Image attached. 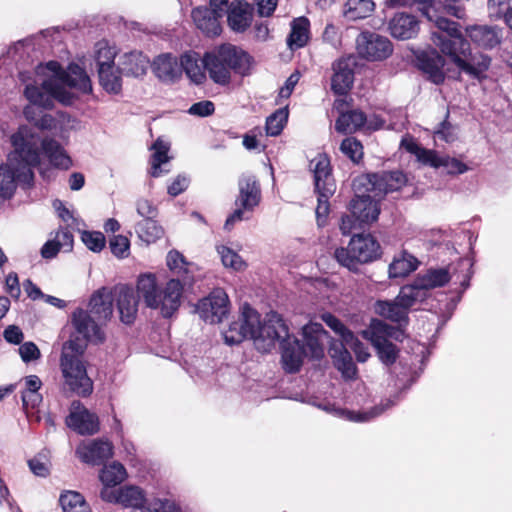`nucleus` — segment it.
Here are the masks:
<instances>
[{
  "mask_svg": "<svg viewBox=\"0 0 512 512\" xmlns=\"http://www.w3.org/2000/svg\"><path fill=\"white\" fill-rule=\"evenodd\" d=\"M40 86L28 84L24 89V96L30 102L23 114L26 120L34 123L42 115V109H52L54 102L58 101L65 106L73 104L76 96L67 90L75 88L83 93L92 90L91 81L86 72L77 64H70L65 71L57 61H49L45 66H38V74H46Z\"/></svg>",
  "mask_w": 512,
  "mask_h": 512,
  "instance_id": "nucleus-1",
  "label": "nucleus"
},
{
  "mask_svg": "<svg viewBox=\"0 0 512 512\" xmlns=\"http://www.w3.org/2000/svg\"><path fill=\"white\" fill-rule=\"evenodd\" d=\"M40 134L34 127L22 125L11 135L13 151L8 163L0 165V197L10 199L17 182L26 188L34 183L33 169L39 165Z\"/></svg>",
  "mask_w": 512,
  "mask_h": 512,
  "instance_id": "nucleus-2",
  "label": "nucleus"
},
{
  "mask_svg": "<svg viewBox=\"0 0 512 512\" xmlns=\"http://www.w3.org/2000/svg\"><path fill=\"white\" fill-rule=\"evenodd\" d=\"M166 261L169 269L179 277L170 279L164 289H159L155 275H141L138 278V292L147 307L159 309L163 317L169 318L179 309L184 287L192 285L193 277L189 275L190 264L180 252L171 250Z\"/></svg>",
  "mask_w": 512,
  "mask_h": 512,
  "instance_id": "nucleus-3",
  "label": "nucleus"
},
{
  "mask_svg": "<svg viewBox=\"0 0 512 512\" xmlns=\"http://www.w3.org/2000/svg\"><path fill=\"white\" fill-rule=\"evenodd\" d=\"M435 25L438 31L431 33L433 44L449 56L461 72L479 79L488 70L491 58L482 53H470V43L463 37L457 22L437 17Z\"/></svg>",
  "mask_w": 512,
  "mask_h": 512,
  "instance_id": "nucleus-4",
  "label": "nucleus"
},
{
  "mask_svg": "<svg viewBox=\"0 0 512 512\" xmlns=\"http://www.w3.org/2000/svg\"><path fill=\"white\" fill-rule=\"evenodd\" d=\"M280 324V314L270 312L263 323L260 321V314L249 304L245 303L236 321L229 324L223 332L224 341L228 345H236L250 338L254 340L256 348L261 352L271 350L272 336H279L277 333H284Z\"/></svg>",
  "mask_w": 512,
  "mask_h": 512,
  "instance_id": "nucleus-5",
  "label": "nucleus"
},
{
  "mask_svg": "<svg viewBox=\"0 0 512 512\" xmlns=\"http://www.w3.org/2000/svg\"><path fill=\"white\" fill-rule=\"evenodd\" d=\"M202 62L215 83L227 85L231 71L242 76L250 73L252 57L234 45L223 44L213 52L206 53Z\"/></svg>",
  "mask_w": 512,
  "mask_h": 512,
  "instance_id": "nucleus-6",
  "label": "nucleus"
},
{
  "mask_svg": "<svg viewBox=\"0 0 512 512\" xmlns=\"http://www.w3.org/2000/svg\"><path fill=\"white\" fill-rule=\"evenodd\" d=\"M85 349L84 342L68 340L63 344L60 359L64 389L81 397L89 396L93 391V382L81 361Z\"/></svg>",
  "mask_w": 512,
  "mask_h": 512,
  "instance_id": "nucleus-7",
  "label": "nucleus"
},
{
  "mask_svg": "<svg viewBox=\"0 0 512 512\" xmlns=\"http://www.w3.org/2000/svg\"><path fill=\"white\" fill-rule=\"evenodd\" d=\"M381 254V246L371 234H355L347 247L335 250L334 257L341 266L357 272L360 265L375 261Z\"/></svg>",
  "mask_w": 512,
  "mask_h": 512,
  "instance_id": "nucleus-8",
  "label": "nucleus"
},
{
  "mask_svg": "<svg viewBox=\"0 0 512 512\" xmlns=\"http://www.w3.org/2000/svg\"><path fill=\"white\" fill-rule=\"evenodd\" d=\"M239 194L235 199L236 209L226 219L224 228L230 230L239 221L248 219L246 213L252 212L261 201V188L254 175L243 174L238 180Z\"/></svg>",
  "mask_w": 512,
  "mask_h": 512,
  "instance_id": "nucleus-9",
  "label": "nucleus"
},
{
  "mask_svg": "<svg viewBox=\"0 0 512 512\" xmlns=\"http://www.w3.org/2000/svg\"><path fill=\"white\" fill-rule=\"evenodd\" d=\"M406 182V177L401 171H382L366 174L354 180L355 191L368 192L379 201L387 193L399 190Z\"/></svg>",
  "mask_w": 512,
  "mask_h": 512,
  "instance_id": "nucleus-10",
  "label": "nucleus"
},
{
  "mask_svg": "<svg viewBox=\"0 0 512 512\" xmlns=\"http://www.w3.org/2000/svg\"><path fill=\"white\" fill-rule=\"evenodd\" d=\"M417 302L419 301L414 296L413 290L404 285L393 300H377L374 311L384 319L407 327L410 322L409 311Z\"/></svg>",
  "mask_w": 512,
  "mask_h": 512,
  "instance_id": "nucleus-11",
  "label": "nucleus"
},
{
  "mask_svg": "<svg viewBox=\"0 0 512 512\" xmlns=\"http://www.w3.org/2000/svg\"><path fill=\"white\" fill-rule=\"evenodd\" d=\"M280 324L283 326L285 332L281 334L278 333L279 336L271 337V348L275 346L276 342H279L281 348V359L285 371L288 373H296L300 370L303 359L306 357L305 351L300 341L289 333L288 326L281 316Z\"/></svg>",
  "mask_w": 512,
  "mask_h": 512,
  "instance_id": "nucleus-12",
  "label": "nucleus"
},
{
  "mask_svg": "<svg viewBox=\"0 0 512 512\" xmlns=\"http://www.w3.org/2000/svg\"><path fill=\"white\" fill-rule=\"evenodd\" d=\"M356 51L360 58L367 61H382L393 53V44L386 36L363 31L356 38Z\"/></svg>",
  "mask_w": 512,
  "mask_h": 512,
  "instance_id": "nucleus-13",
  "label": "nucleus"
},
{
  "mask_svg": "<svg viewBox=\"0 0 512 512\" xmlns=\"http://www.w3.org/2000/svg\"><path fill=\"white\" fill-rule=\"evenodd\" d=\"M71 323L77 333L75 341L84 342L87 345L88 341L102 343L105 340V334L101 329L103 324L94 319L88 311L77 308L72 313Z\"/></svg>",
  "mask_w": 512,
  "mask_h": 512,
  "instance_id": "nucleus-14",
  "label": "nucleus"
},
{
  "mask_svg": "<svg viewBox=\"0 0 512 512\" xmlns=\"http://www.w3.org/2000/svg\"><path fill=\"white\" fill-rule=\"evenodd\" d=\"M199 316L211 324L220 323L229 312V299L226 292L217 288L197 305Z\"/></svg>",
  "mask_w": 512,
  "mask_h": 512,
  "instance_id": "nucleus-15",
  "label": "nucleus"
},
{
  "mask_svg": "<svg viewBox=\"0 0 512 512\" xmlns=\"http://www.w3.org/2000/svg\"><path fill=\"white\" fill-rule=\"evenodd\" d=\"M450 279L447 268H431L425 273L418 274L414 281L406 286L411 288L416 299L422 302L426 299L428 290L443 287Z\"/></svg>",
  "mask_w": 512,
  "mask_h": 512,
  "instance_id": "nucleus-16",
  "label": "nucleus"
},
{
  "mask_svg": "<svg viewBox=\"0 0 512 512\" xmlns=\"http://www.w3.org/2000/svg\"><path fill=\"white\" fill-rule=\"evenodd\" d=\"M66 424L81 435H93L99 431L97 415L87 410L80 401L72 402Z\"/></svg>",
  "mask_w": 512,
  "mask_h": 512,
  "instance_id": "nucleus-17",
  "label": "nucleus"
},
{
  "mask_svg": "<svg viewBox=\"0 0 512 512\" xmlns=\"http://www.w3.org/2000/svg\"><path fill=\"white\" fill-rule=\"evenodd\" d=\"M355 66L356 58L354 56L341 58L333 64L334 74L331 78V89L336 95H345L352 88Z\"/></svg>",
  "mask_w": 512,
  "mask_h": 512,
  "instance_id": "nucleus-18",
  "label": "nucleus"
},
{
  "mask_svg": "<svg viewBox=\"0 0 512 512\" xmlns=\"http://www.w3.org/2000/svg\"><path fill=\"white\" fill-rule=\"evenodd\" d=\"M309 167L313 172L315 191H326L329 194H334L336 184L332 176L330 160L327 155L318 154L310 161Z\"/></svg>",
  "mask_w": 512,
  "mask_h": 512,
  "instance_id": "nucleus-19",
  "label": "nucleus"
},
{
  "mask_svg": "<svg viewBox=\"0 0 512 512\" xmlns=\"http://www.w3.org/2000/svg\"><path fill=\"white\" fill-rule=\"evenodd\" d=\"M350 211L359 223H370L377 220L380 213L378 201L368 192L355 191V197L350 202Z\"/></svg>",
  "mask_w": 512,
  "mask_h": 512,
  "instance_id": "nucleus-20",
  "label": "nucleus"
},
{
  "mask_svg": "<svg viewBox=\"0 0 512 512\" xmlns=\"http://www.w3.org/2000/svg\"><path fill=\"white\" fill-rule=\"evenodd\" d=\"M139 298L143 299L138 291L136 295L133 288L127 285H121L116 288L117 308L120 314V320L124 324L130 325L135 321Z\"/></svg>",
  "mask_w": 512,
  "mask_h": 512,
  "instance_id": "nucleus-21",
  "label": "nucleus"
},
{
  "mask_svg": "<svg viewBox=\"0 0 512 512\" xmlns=\"http://www.w3.org/2000/svg\"><path fill=\"white\" fill-rule=\"evenodd\" d=\"M444 65L445 60L443 56L435 49L423 51L417 55L418 68L436 85L443 83L445 80Z\"/></svg>",
  "mask_w": 512,
  "mask_h": 512,
  "instance_id": "nucleus-22",
  "label": "nucleus"
},
{
  "mask_svg": "<svg viewBox=\"0 0 512 512\" xmlns=\"http://www.w3.org/2000/svg\"><path fill=\"white\" fill-rule=\"evenodd\" d=\"M76 454L85 463L101 465L113 455V446L109 441L93 440L77 447Z\"/></svg>",
  "mask_w": 512,
  "mask_h": 512,
  "instance_id": "nucleus-23",
  "label": "nucleus"
},
{
  "mask_svg": "<svg viewBox=\"0 0 512 512\" xmlns=\"http://www.w3.org/2000/svg\"><path fill=\"white\" fill-rule=\"evenodd\" d=\"M113 301L110 291L102 287L92 294L87 311L94 319L105 325L113 315Z\"/></svg>",
  "mask_w": 512,
  "mask_h": 512,
  "instance_id": "nucleus-24",
  "label": "nucleus"
},
{
  "mask_svg": "<svg viewBox=\"0 0 512 512\" xmlns=\"http://www.w3.org/2000/svg\"><path fill=\"white\" fill-rule=\"evenodd\" d=\"M388 30L395 39H412L419 32V21L414 15L404 12L396 13L388 23Z\"/></svg>",
  "mask_w": 512,
  "mask_h": 512,
  "instance_id": "nucleus-25",
  "label": "nucleus"
},
{
  "mask_svg": "<svg viewBox=\"0 0 512 512\" xmlns=\"http://www.w3.org/2000/svg\"><path fill=\"white\" fill-rule=\"evenodd\" d=\"M466 32L470 40L483 49L495 48L503 38L502 29L498 26L473 25L467 27Z\"/></svg>",
  "mask_w": 512,
  "mask_h": 512,
  "instance_id": "nucleus-26",
  "label": "nucleus"
},
{
  "mask_svg": "<svg viewBox=\"0 0 512 512\" xmlns=\"http://www.w3.org/2000/svg\"><path fill=\"white\" fill-rule=\"evenodd\" d=\"M228 26L238 33L247 30L253 19V7L244 0H233L226 13Z\"/></svg>",
  "mask_w": 512,
  "mask_h": 512,
  "instance_id": "nucleus-27",
  "label": "nucleus"
},
{
  "mask_svg": "<svg viewBox=\"0 0 512 512\" xmlns=\"http://www.w3.org/2000/svg\"><path fill=\"white\" fill-rule=\"evenodd\" d=\"M329 354L333 359L335 367L345 379H354L356 377L357 367L343 342H333L329 348Z\"/></svg>",
  "mask_w": 512,
  "mask_h": 512,
  "instance_id": "nucleus-28",
  "label": "nucleus"
},
{
  "mask_svg": "<svg viewBox=\"0 0 512 512\" xmlns=\"http://www.w3.org/2000/svg\"><path fill=\"white\" fill-rule=\"evenodd\" d=\"M192 19L204 34L207 36H218L221 31V19L206 6H199L192 10Z\"/></svg>",
  "mask_w": 512,
  "mask_h": 512,
  "instance_id": "nucleus-29",
  "label": "nucleus"
},
{
  "mask_svg": "<svg viewBox=\"0 0 512 512\" xmlns=\"http://www.w3.org/2000/svg\"><path fill=\"white\" fill-rule=\"evenodd\" d=\"M149 59L142 52L125 53L119 60L120 72L126 76L139 77L146 73Z\"/></svg>",
  "mask_w": 512,
  "mask_h": 512,
  "instance_id": "nucleus-30",
  "label": "nucleus"
},
{
  "mask_svg": "<svg viewBox=\"0 0 512 512\" xmlns=\"http://www.w3.org/2000/svg\"><path fill=\"white\" fill-rule=\"evenodd\" d=\"M153 72L163 81H174L181 75V67L176 57L162 54L155 58L152 64Z\"/></svg>",
  "mask_w": 512,
  "mask_h": 512,
  "instance_id": "nucleus-31",
  "label": "nucleus"
},
{
  "mask_svg": "<svg viewBox=\"0 0 512 512\" xmlns=\"http://www.w3.org/2000/svg\"><path fill=\"white\" fill-rule=\"evenodd\" d=\"M42 148L50 163L60 169H68L71 159L59 142L51 138H40L39 149Z\"/></svg>",
  "mask_w": 512,
  "mask_h": 512,
  "instance_id": "nucleus-32",
  "label": "nucleus"
},
{
  "mask_svg": "<svg viewBox=\"0 0 512 512\" xmlns=\"http://www.w3.org/2000/svg\"><path fill=\"white\" fill-rule=\"evenodd\" d=\"M405 329L406 327L400 325L395 327L387 324L383 320L373 319L366 334H369L371 338L387 339L389 341L390 339H394L402 342L407 336Z\"/></svg>",
  "mask_w": 512,
  "mask_h": 512,
  "instance_id": "nucleus-33",
  "label": "nucleus"
},
{
  "mask_svg": "<svg viewBox=\"0 0 512 512\" xmlns=\"http://www.w3.org/2000/svg\"><path fill=\"white\" fill-rule=\"evenodd\" d=\"M420 262L419 260L408 253L407 251H402L399 256L394 257L392 263L389 265V277L390 278H403L414 272Z\"/></svg>",
  "mask_w": 512,
  "mask_h": 512,
  "instance_id": "nucleus-34",
  "label": "nucleus"
},
{
  "mask_svg": "<svg viewBox=\"0 0 512 512\" xmlns=\"http://www.w3.org/2000/svg\"><path fill=\"white\" fill-rule=\"evenodd\" d=\"M366 115L358 109L341 113L335 122V129L342 134L353 133L366 123Z\"/></svg>",
  "mask_w": 512,
  "mask_h": 512,
  "instance_id": "nucleus-35",
  "label": "nucleus"
},
{
  "mask_svg": "<svg viewBox=\"0 0 512 512\" xmlns=\"http://www.w3.org/2000/svg\"><path fill=\"white\" fill-rule=\"evenodd\" d=\"M315 329L313 330L316 334L310 335L308 333V328L304 329V344H301L304 351L305 356L313 359H320L324 355V349L320 340V337L325 334L322 326L320 324L314 325Z\"/></svg>",
  "mask_w": 512,
  "mask_h": 512,
  "instance_id": "nucleus-36",
  "label": "nucleus"
},
{
  "mask_svg": "<svg viewBox=\"0 0 512 512\" xmlns=\"http://www.w3.org/2000/svg\"><path fill=\"white\" fill-rule=\"evenodd\" d=\"M309 20L306 17L294 19L291 24V32L288 36L287 43L291 49L301 48L308 41Z\"/></svg>",
  "mask_w": 512,
  "mask_h": 512,
  "instance_id": "nucleus-37",
  "label": "nucleus"
},
{
  "mask_svg": "<svg viewBox=\"0 0 512 512\" xmlns=\"http://www.w3.org/2000/svg\"><path fill=\"white\" fill-rule=\"evenodd\" d=\"M369 339L376 350L377 356L384 365L391 366L396 362L399 349L395 344L387 339L371 337H369Z\"/></svg>",
  "mask_w": 512,
  "mask_h": 512,
  "instance_id": "nucleus-38",
  "label": "nucleus"
},
{
  "mask_svg": "<svg viewBox=\"0 0 512 512\" xmlns=\"http://www.w3.org/2000/svg\"><path fill=\"white\" fill-rule=\"evenodd\" d=\"M372 0H347L344 6V15L349 20L364 19L374 11Z\"/></svg>",
  "mask_w": 512,
  "mask_h": 512,
  "instance_id": "nucleus-39",
  "label": "nucleus"
},
{
  "mask_svg": "<svg viewBox=\"0 0 512 512\" xmlns=\"http://www.w3.org/2000/svg\"><path fill=\"white\" fill-rule=\"evenodd\" d=\"M181 72L184 71L186 75L195 84H202L206 79L205 73L202 70L201 65L198 63L196 54H184L180 59Z\"/></svg>",
  "mask_w": 512,
  "mask_h": 512,
  "instance_id": "nucleus-40",
  "label": "nucleus"
},
{
  "mask_svg": "<svg viewBox=\"0 0 512 512\" xmlns=\"http://www.w3.org/2000/svg\"><path fill=\"white\" fill-rule=\"evenodd\" d=\"M63 512H91L84 497L76 491H66L59 497Z\"/></svg>",
  "mask_w": 512,
  "mask_h": 512,
  "instance_id": "nucleus-41",
  "label": "nucleus"
},
{
  "mask_svg": "<svg viewBox=\"0 0 512 512\" xmlns=\"http://www.w3.org/2000/svg\"><path fill=\"white\" fill-rule=\"evenodd\" d=\"M135 229L140 240L147 245L154 243L164 233L162 227L157 224L155 219H143L137 223Z\"/></svg>",
  "mask_w": 512,
  "mask_h": 512,
  "instance_id": "nucleus-42",
  "label": "nucleus"
},
{
  "mask_svg": "<svg viewBox=\"0 0 512 512\" xmlns=\"http://www.w3.org/2000/svg\"><path fill=\"white\" fill-rule=\"evenodd\" d=\"M154 152L151 155V176L159 177L163 170L161 169V165L168 162V150L169 147L167 144L161 140H156L151 148Z\"/></svg>",
  "mask_w": 512,
  "mask_h": 512,
  "instance_id": "nucleus-43",
  "label": "nucleus"
},
{
  "mask_svg": "<svg viewBox=\"0 0 512 512\" xmlns=\"http://www.w3.org/2000/svg\"><path fill=\"white\" fill-rule=\"evenodd\" d=\"M126 478L125 467L119 462L105 466L100 472V480L105 486H116Z\"/></svg>",
  "mask_w": 512,
  "mask_h": 512,
  "instance_id": "nucleus-44",
  "label": "nucleus"
},
{
  "mask_svg": "<svg viewBox=\"0 0 512 512\" xmlns=\"http://www.w3.org/2000/svg\"><path fill=\"white\" fill-rule=\"evenodd\" d=\"M145 502L143 491L137 486H124L118 489V503L125 507L139 506Z\"/></svg>",
  "mask_w": 512,
  "mask_h": 512,
  "instance_id": "nucleus-45",
  "label": "nucleus"
},
{
  "mask_svg": "<svg viewBox=\"0 0 512 512\" xmlns=\"http://www.w3.org/2000/svg\"><path fill=\"white\" fill-rule=\"evenodd\" d=\"M115 51L107 45L100 46L95 55V61L98 68V75L102 81H106L107 74L105 69L114 66Z\"/></svg>",
  "mask_w": 512,
  "mask_h": 512,
  "instance_id": "nucleus-46",
  "label": "nucleus"
},
{
  "mask_svg": "<svg viewBox=\"0 0 512 512\" xmlns=\"http://www.w3.org/2000/svg\"><path fill=\"white\" fill-rule=\"evenodd\" d=\"M288 119L287 108H279L266 120V132L270 136L279 135Z\"/></svg>",
  "mask_w": 512,
  "mask_h": 512,
  "instance_id": "nucleus-47",
  "label": "nucleus"
},
{
  "mask_svg": "<svg viewBox=\"0 0 512 512\" xmlns=\"http://www.w3.org/2000/svg\"><path fill=\"white\" fill-rule=\"evenodd\" d=\"M340 150L354 163H359L363 157V146L355 138H345L340 145Z\"/></svg>",
  "mask_w": 512,
  "mask_h": 512,
  "instance_id": "nucleus-48",
  "label": "nucleus"
},
{
  "mask_svg": "<svg viewBox=\"0 0 512 512\" xmlns=\"http://www.w3.org/2000/svg\"><path fill=\"white\" fill-rule=\"evenodd\" d=\"M107 74L106 81H102L99 78L101 86L109 93L118 94L122 88L121 72L119 67L117 69L113 67L105 69Z\"/></svg>",
  "mask_w": 512,
  "mask_h": 512,
  "instance_id": "nucleus-49",
  "label": "nucleus"
},
{
  "mask_svg": "<svg viewBox=\"0 0 512 512\" xmlns=\"http://www.w3.org/2000/svg\"><path fill=\"white\" fill-rule=\"evenodd\" d=\"M218 253L221 256V261L225 267H230L234 270H241L245 266L242 258L235 251L226 246L219 247Z\"/></svg>",
  "mask_w": 512,
  "mask_h": 512,
  "instance_id": "nucleus-50",
  "label": "nucleus"
},
{
  "mask_svg": "<svg viewBox=\"0 0 512 512\" xmlns=\"http://www.w3.org/2000/svg\"><path fill=\"white\" fill-rule=\"evenodd\" d=\"M323 320L332 330H334L341 338L339 342H345L346 340H353V332L347 329L344 324L332 314H324Z\"/></svg>",
  "mask_w": 512,
  "mask_h": 512,
  "instance_id": "nucleus-51",
  "label": "nucleus"
},
{
  "mask_svg": "<svg viewBox=\"0 0 512 512\" xmlns=\"http://www.w3.org/2000/svg\"><path fill=\"white\" fill-rule=\"evenodd\" d=\"M82 242L93 252H100L105 246V236L101 232L83 231Z\"/></svg>",
  "mask_w": 512,
  "mask_h": 512,
  "instance_id": "nucleus-52",
  "label": "nucleus"
},
{
  "mask_svg": "<svg viewBox=\"0 0 512 512\" xmlns=\"http://www.w3.org/2000/svg\"><path fill=\"white\" fill-rule=\"evenodd\" d=\"M394 405V402L390 399H387L385 403H381L379 406H375L371 410L364 412V413H358L354 414L352 412H349V419L356 421V422H364L368 421L372 418H375L382 414L386 409L390 408Z\"/></svg>",
  "mask_w": 512,
  "mask_h": 512,
  "instance_id": "nucleus-53",
  "label": "nucleus"
},
{
  "mask_svg": "<svg viewBox=\"0 0 512 512\" xmlns=\"http://www.w3.org/2000/svg\"><path fill=\"white\" fill-rule=\"evenodd\" d=\"M318 195V204L316 207V217L319 226H323L329 213V199L333 194L326 191L316 192Z\"/></svg>",
  "mask_w": 512,
  "mask_h": 512,
  "instance_id": "nucleus-54",
  "label": "nucleus"
},
{
  "mask_svg": "<svg viewBox=\"0 0 512 512\" xmlns=\"http://www.w3.org/2000/svg\"><path fill=\"white\" fill-rule=\"evenodd\" d=\"M111 252L119 258H125L128 255L130 242L127 237L123 235L114 236L109 243Z\"/></svg>",
  "mask_w": 512,
  "mask_h": 512,
  "instance_id": "nucleus-55",
  "label": "nucleus"
},
{
  "mask_svg": "<svg viewBox=\"0 0 512 512\" xmlns=\"http://www.w3.org/2000/svg\"><path fill=\"white\" fill-rule=\"evenodd\" d=\"M439 167H444L448 174H463L468 170L466 164L448 156L441 157Z\"/></svg>",
  "mask_w": 512,
  "mask_h": 512,
  "instance_id": "nucleus-56",
  "label": "nucleus"
},
{
  "mask_svg": "<svg viewBox=\"0 0 512 512\" xmlns=\"http://www.w3.org/2000/svg\"><path fill=\"white\" fill-rule=\"evenodd\" d=\"M215 105L210 100H204L194 103L188 109V113L194 116L207 117L214 113Z\"/></svg>",
  "mask_w": 512,
  "mask_h": 512,
  "instance_id": "nucleus-57",
  "label": "nucleus"
},
{
  "mask_svg": "<svg viewBox=\"0 0 512 512\" xmlns=\"http://www.w3.org/2000/svg\"><path fill=\"white\" fill-rule=\"evenodd\" d=\"M19 354L25 363L37 360L41 356L40 350L36 344L30 341L23 343L19 347Z\"/></svg>",
  "mask_w": 512,
  "mask_h": 512,
  "instance_id": "nucleus-58",
  "label": "nucleus"
},
{
  "mask_svg": "<svg viewBox=\"0 0 512 512\" xmlns=\"http://www.w3.org/2000/svg\"><path fill=\"white\" fill-rule=\"evenodd\" d=\"M137 213L143 217V219L154 220L158 214L156 206H154L147 199H140L136 203Z\"/></svg>",
  "mask_w": 512,
  "mask_h": 512,
  "instance_id": "nucleus-59",
  "label": "nucleus"
},
{
  "mask_svg": "<svg viewBox=\"0 0 512 512\" xmlns=\"http://www.w3.org/2000/svg\"><path fill=\"white\" fill-rule=\"evenodd\" d=\"M344 345L346 347H350L354 351L359 362H365L370 357V354L364 344L357 337H355L354 334L353 340H346Z\"/></svg>",
  "mask_w": 512,
  "mask_h": 512,
  "instance_id": "nucleus-60",
  "label": "nucleus"
},
{
  "mask_svg": "<svg viewBox=\"0 0 512 512\" xmlns=\"http://www.w3.org/2000/svg\"><path fill=\"white\" fill-rule=\"evenodd\" d=\"M416 157L419 162L425 165H429L434 168H439L441 157L438 156L437 153L433 150H428L421 147Z\"/></svg>",
  "mask_w": 512,
  "mask_h": 512,
  "instance_id": "nucleus-61",
  "label": "nucleus"
},
{
  "mask_svg": "<svg viewBox=\"0 0 512 512\" xmlns=\"http://www.w3.org/2000/svg\"><path fill=\"white\" fill-rule=\"evenodd\" d=\"M54 240L59 243L60 248L64 252H69L73 248V235L68 229H60Z\"/></svg>",
  "mask_w": 512,
  "mask_h": 512,
  "instance_id": "nucleus-62",
  "label": "nucleus"
},
{
  "mask_svg": "<svg viewBox=\"0 0 512 512\" xmlns=\"http://www.w3.org/2000/svg\"><path fill=\"white\" fill-rule=\"evenodd\" d=\"M443 7L445 12L451 16L458 19L465 17V9L459 0H446Z\"/></svg>",
  "mask_w": 512,
  "mask_h": 512,
  "instance_id": "nucleus-63",
  "label": "nucleus"
},
{
  "mask_svg": "<svg viewBox=\"0 0 512 512\" xmlns=\"http://www.w3.org/2000/svg\"><path fill=\"white\" fill-rule=\"evenodd\" d=\"M188 185L189 179L186 176L178 175L168 186V193L174 197L178 196L188 188Z\"/></svg>",
  "mask_w": 512,
  "mask_h": 512,
  "instance_id": "nucleus-64",
  "label": "nucleus"
}]
</instances>
